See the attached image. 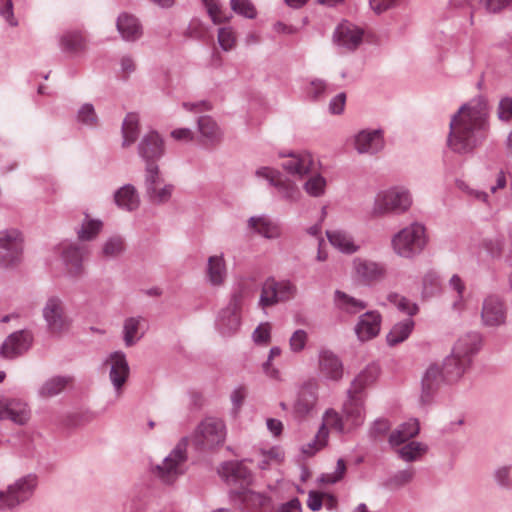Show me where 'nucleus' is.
I'll list each match as a JSON object with an SVG mask.
<instances>
[{"label": "nucleus", "mask_w": 512, "mask_h": 512, "mask_svg": "<svg viewBox=\"0 0 512 512\" xmlns=\"http://www.w3.org/2000/svg\"><path fill=\"white\" fill-rule=\"evenodd\" d=\"M104 364L109 366V380L117 396H120L130 375L126 354L123 351H114L108 355Z\"/></svg>", "instance_id": "obj_15"}, {"label": "nucleus", "mask_w": 512, "mask_h": 512, "mask_svg": "<svg viewBox=\"0 0 512 512\" xmlns=\"http://www.w3.org/2000/svg\"><path fill=\"white\" fill-rule=\"evenodd\" d=\"M332 91L333 88L322 79H313L307 88V93L313 100L322 99Z\"/></svg>", "instance_id": "obj_52"}, {"label": "nucleus", "mask_w": 512, "mask_h": 512, "mask_svg": "<svg viewBox=\"0 0 512 512\" xmlns=\"http://www.w3.org/2000/svg\"><path fill=\"white\" fill-rule=\"evenodd\" d=\"M427 244L426 229L420 223H412L404 227L391 239L394 253L405 259H412L419 255Z\"/></svg>", "instance_id": "obj_5"}, {"label": "nucleus", "mask_w": 512, "mask_h": 512, "mask_svg": "<svg viewBox=\"0 0 512 512\" xmlns=\"http://www.w3.org/2000/svg\"><path fill=\"white\" fill-rule=\"evenodd\" d=\"M240 313L232 306H226L219 312L216 325L222 335L230 336L239 329Z\"/></svg>", "instance_id": "obj_32"}, {"label": "nucleus", "mask_w": 512, "mask_h": 512, "mask_svg": "<svg viewBox=\"0 0 512 512\" xmlns=\"http://www.w3.org/2000/svg\"><path fill=\"white\" fill-rule=\"evenodd\" d=\"M415 476L413 468L399 470L391 475L384 483V486L390 490H398L409 484Z\"/></svg>", "instance_id": "obj_46"}, {"label": "nucleus", "mask_w": 512, "mask_h": 512, "mask_svg": "<svg viewBox=\"0 0 512 512\" xmlns=\"http://www.w3.org/2000/svg\"><path fill=\"white\" fill-rule=\"evenodd\" d=\"M315 162L308 152L291 153L288 159L283 162V169L295 176L303 177L313 171Z\"/></svg>", "instance_id": "obj_25"}, {"label": "nucleus", "mask_w": 512, "mask_h": 512, "mask_svg": "<svg viewBox=\"0 0 512 512\" xmlns=\"http://www.w3.org/2000/svg\"><path fill=\"white\" fill-rule=\"evenodd\" d=\"M125 249L124 239L121 236H112L104 243L102 254L108 258L119 256Z\"/></svg>", "instance_id": "obj_51"}, {"label": "nucleus", "mask_w": 512, "mask_h": 512, "mask_svg": "<svg viewBox=\"0 0 512 512\" xmlns=\"http://www.w3.org/2000/svg\"><path fill=\"white\" fill-rule=\"evenodd\" d=\"M414 325L415 323L411 318L396 323L387 334L388 345L395 346L405 341L413 331Z\"/></svg>", "instance_id": "obj_40"}, {"label": "nucleus", "mask_w": 512, "mask_h": 512, "mask_svg": "<svg viewBox=\"0 0 512 512\" xmlns=\"http://www.w3.org/2000/svg\"><path fill=\"white\" fill-rule=\"evenodd\" d=\"M489 131V101L484 95H477L451 116L447 146L458 155L472 154L486 140Z\"/></svg>", "instance_id": "obj_1"}, {"label": "nucleus", "mask_w": 512, "mask_h": 512, "mask_svg": "<svg viewBox=\"0 0 512 512\" xmlns=\"http://www.w3.org/2000/svg\"><path fill=\"white\" fill-rule=\"evenodd\" d=\"M346 473V463L343 459H338L336 468L331 473H323L319 481L324 484H336L341 481Z\"/></svg>", "instance_id": "obj_54"}, {"label": "nucleus", "mask_w": 512, "mask_h": 512, "mask_svg": "<svg viewBox=\"0 0 512 512\" xmlns=\"http://www.w3.org/2000/svg\"><path fill=\"white\" fill-rule=\"evenodd\" d=\"M42 317L47 331L60 336L67 333L72 325V319L68 315L64 299L59 295H49L42 307Z\"/></svg>", "instance_id": "obj_6"}, {"label": "nucleus", "mask_w": 512, "mask_h": 512, "mask_svg": "<svg viewBox=\"0 0 512 512\" xmlns=\"http://www.w3.org/2000/svg\"><path fill=\"white\" fill-rule=\"evenodd\" d=\"M420 425L417 419H409L400 424L389 435L388 442L392 447H398L418 435Z\"/></svg>", "instance_id": "obj_34"}, {"label": "nucleus", "mask_w": 512, "mask_h": 512, "mask_svg": "<svg viewBox=\"0 0 512 512\" xmlns=\"http://www.w3.org/2000/svg\"><path fill=\"white\" fill-rule=\"evenodd\" d=\"M30 416V409L25 402L0 396V420H11L15 424L25 425Z\"/></svg>", "instance_id": "obj_20"}, {"label": "nucleus", "mask_w": 512, "mask_h": 512, "mask_svg": "<svg viewBox=\"0 0 512 512\" xmlns=\"http://www.w3.org/2000/svg\"><path fill=\"white\" fill-rule=\"evenodd\" d=\"M231 9L248 19H254L257 15L256 9L250 0H231Z\"/></svg>", "instance_id": "obj_53"}, {"label": "nucleus", "mask_w": 512, "mask_h": 512, "mask_svg": "<svg viewBox=\"0 0 512 512\" xmlns=\"http://www.w3.org/2000/svg\"><path fill=\"white\" fill-rule=\"evenodd\" d=\"M481 343L482 338L478 332H468L458 338L452 352L462 358H468L471 362L472 357L480 350Z\"/></svg>", "instance_id": "obj_30"}, {"label": "nucleus", "mask_w": 512, "mask_h": 512, "mask_svg": "<svg viewBox=\"0 0 512 512\" xmlns=\"http://www.w3.org/2000/svg\"><path fill=\"white\" fill-rule=\"evenodd\" d=\"M77 120L81 124L87 125V126H94L97 124L98 117L95 112V109L92 104L85 103L83 104L77 113Z\"/></svg>", "instance_id": "obj_55"}, {"label": "nucleus", "mask_w": 512, "mask_h": 512, "mask_svg": "<svg viewBox=\"0 0 512 512\" xmlns=\"http://www.w3.org/2000/svg\"><path fill=\"white\" fill-rule=\"evenodd\" d=\"M33 334L29 330H19L10 334L3 342L0 354L7 359L17 358L32 346Z\"/></svg>", "instance_id": "obj_17"}, {"label": "nucleus", "mask_w": 512, "mask_h": 512, "mask_svg": "<svg viewBox=\"0 0 512 512\" xmlns=\"http://www.w3.org/2000/svg\"><path fill=\"white\" fill-rule=\"evenodd\" d=\"M207 281L212 286H221L227 277V267L223 254L210 256L206 266Z\"/></svg>", "instance_id": "obj_35"}, {"label": "nucleus", "mask_w": 512, "mask_h": 512, "mask_svg": "<svg viewBox=\"0 0 512 512\" xmlns=\"http://www.w3.org/2000/svg\"><path fill=\"white\" fill-rule=\"evenodd\" d=\"M280 302L277 294L276 280L268 278L262 285L259 306L264 308L273 306Z\"/></svg>", "instance_id": "obj_44"}, {"label": "nucleus", "mask_w": 512, "mask_h": 512, "mask_svg": "<svg viewBox=\"0 0 512 512\" xmlns=\"http://www.w3.org/2000/svg\"><path fill=\"white\" fill-rule=\"evenodd\" d=\"M59 44L63 51L77 53L85 48V39L78 31H66L60 37Z\"/></svg>", "instance_id": "obj_43"}, {"label": "nucleus", "mask_w": 512, "mask_h": 512, "mask_svg": "<svg viewBox=\"0 0 512 512\" xmlns=\"http://www.w3.org/2000/svg\"><path fill=\"white\" fill-rule=\"evenodd\" d=\"M382 323V316L376 310L367 311L361 314L354 327L357 339L366 342L378 336Z\"/></svg>", "instance_id": "obj_21"}, {"label": "nucleus", "mask_w": 512, "mask_h": 512, "mask_svg": "<svg viewBox=\"0 0 512 512\" xmlns=\"http://www.w3.org/2000/svg\"><path fill=\"white\" fill-rule=\"evenodd\" d=\"M351 269L353 277L365 285L379 282L386 276L384 264L362 257L353 258Z\"/></svg>", "instance_id": "obj_14"}, {"label": "nucleus", "mask_w": 512, "mask_h": 512, "mask_svg": "<svg viewBox=\"0 0 512 512\" xmlns=\"http://www.w3.org/2000/svg\"><path fill=\"white\" fill-rule=\"evenodd\" d=\"M116 28L121 38L126 42H135L143 34V28L138 18L126 12L118 16Z\"/></svg>", "instance_id": "obj_26"}, {"label": "nucleus", "mask_w": 512, "mask_h": 512, "mask_svg": "<svg viewBox=\"0 0 512 512\" xmlns=\"http://www.w3.org/2000/svg\"><path fill=\"white\" fill-rule=\"evenodd\" d=\"M143 317H129L123 323V341L126 347L134 346L144 335L142 324Z\"/></svg>", "instance_id": "obj_37"}, {"label": "nucleus", "mask_w": 512, "mask_h": 512, "mask_svg": "<svg viewBox=\"0 0 512 512\" xmlns=\"http://www.w3.org/2000/svg\"><path fill=\"white\" fill-rule=\"evenodd\" d=\"M443 382H445V377L441 367L437 364H431L425 370L421 379L420 403L422 405L431 404Z\"/></svg>", "instance_id": "obj_18"}, {"label": "nucleus", "mask_w": 512, "mask_h": 512, "mask_svg": "<svg viewBox=\"0 0 512 512\" xmlns=\"http://www.w3.org/2000/svg\"><path fill=\"white\" fill-rule=\"evenodd\" d=\"M87 253V247L84 245L75 243L63 244L62 260L70 276L79 277L84 273L83 259Z\"/></svg>", "instance_id": "obj_22"}, {"label": "nucleus", "mask_w": 512, "mask_h": 512, "mask_svg": "<svg viewBox=\"0 0 512 512\" xmlns=\"http://www.w3.org/2000/svg\"><path fill=\"white\" fill-rule=\"evenodd\" d=\"M236 37L230 27L220 28L218 31V43L224 51L231 50L235 45Z\"/></svg>", "instance_id": "obj_59"}, {"label": "nucleus", "mask_w": 512, "mask_h": 512, "mask_svg": "<svg viewBox=\"0 0 512 512\" xmlns=\"http://www.w3.org/2000/svg\"><path fill=\"white\" fill-rule=\"evenodd\" d=\"M145 193L150 202L164 204L168 202L174 191V186L164 182L156 163H148L145 169Z\"/></svg>", "instance_id": "obj_10"}, {"label": "nucleus", "mask_w": 512, "mask_h": 512, "mask_svg": "<svg viewBox=\"0 0 512 512\" xmlns=\"http://www.w3.org/2000/svg\"><path fill=\"white\" fill-rule=\"evenodd\" d=\"M221 478L231 486L230 497L232 502L247 512L265 507L269 498L248 488L252 475L250 470L241 462H225L219 469Z\"/></svg>", "instance_id": "obj_2"}, {"label": "nucleus", "mask_w": 512, "mask_h": 512, "mask_svg": "<svg viewBox=\"0 0 512 512\" xmlns=\"http://www.w3.org/2000/svg\"><path fill=\"white\" fill-rule=\"evenodd\" d=\"M317 384L315 381L305 383L299 393L294 404L295 413L304 417L310 414L317 402Z\"/></svg>", "instance_id": "obj_28"}, {"label": "nucleus", "mask_w": 512, "mask_h": 512, "mask_svg": "<svg viewBox=\"0 0 512 512\" xmlns=\"http://www.w3.org/2000/svg\"><path fill=\"white\" fill-rule=\"evenodd\" d=\"M253 341L258 345H268L271 341V325L261 323L252 334Z\"/></svg>", "instance_id": "obj_58"}, {"label": "nucleus", "mask_w": 512, "mask_h": 512, "mask_svg": "<svg viewBox=\"0 0 512 512\" xmlns=\"http://www.w3.org/2000/svg\"><path fill=\"white\" fill-rule=\"evenodd\" d=\"M138 152L142 159L148 163H155V160L164 154V144L160 135L155 131H150L143 136L139 145Z\"/></svg>", "instance_id": "obj_24"}, {"label": "nucleus", "mask_w": 512, "mask_h": 512, "mask_svg": "<svg viewBox=\"0 0 512 512\" xmlns=\"http://www.w3.org/2000/svg\"><path fill=\"white\" fill-rule=\"evenodd\" d=\"M256 176L266 179L269 184L276 188L281 199L289 203L297 202L301 197L298 186L288 178L270 167H261L256 170Z\"/></svg>", "instance_id": "obj_12"}, {"label": "nucleus", "mask_w": 512, "mask_h": 512, "mask_svg": "<svg viewBox=\"0 0 512 512\" xmlns=\"http://www.w3.org/2000/svg\"><path fill=\"white\" fill-rule=\"evenodd\" d=\"M188 439L182 438L169 454L152 466V474L164 485L172 486L188 469Z\"/></svg>", "instance_id": "obj_4"}, {"label": "nucleus", "mask_w": 512, "mask_h": 512, "mask_svg": "<svg viewBox=\"0 0 512 512\" xmlns=\"http://www.w3.org/2000/svg\"><path fill=\"white\" fill-rule=\"evenodd\" d=\"M391 427V424L386 419H377L373 422L369 429V435L371 438H378L386 434Z\"/></svg>", "instance_id": "obj_63"}, {"label": "nucleus", "mask_w": 512, "mask_h": 512, "mask_svg": "<svg viewBox=\"0 0 512 512\" xmlns=\"http://www.w3.org/2000/svg\"><path fill=\"white\" fill-rule=\"evenodd\" d=\"M470 364L468 358H462L454 352H451V354L444 359L441 368L445 382L448 384L457 382L464 375Z\"/></svg>", "instance_id": "obj_27"}, {"label": "nucleus", "mask_w": 512, "mask_h": 512, "mask_svg": "<svg viewBox=\"0 0 512 512\" xmlns=\"http://www.w3.org/2000/svg\"><path fill=\"white\" fill-rule=\"evenodd\" d=\"M225 425L216 418H206L197 427L194 440L196 445L211 449L221 445L225 440Z\"/></svg>", "instance_id": "obj_11"}, {"label": "nucleus", "mask_w": 512, "mask_h": 512, "mask_svg": "<svg viewBox=\"0 0 512 512\" xmlns=\"http://www.w3.org/2000/svg\"><path fill=\"white\" fill-rule=\"evenodd\" d=\"M328 429L340 434L349 433L350 430L345 422L344 416L334 409H328L323 415V422L315 438L302 446V452L307 456L314 455L318 450L326 446L328 441Z\"/></svg>", "instance_id": "obj_9"}, {"label": "nucleus", "mask_w": 512, "mask_h": 512, "mask_svg": "<svg viewBox=\"0 0 512 512\" xmlns=\"http://www.w3.org/2000/svg\"><path fill=\"white\" fill-rule=\"evenodd\" d=\"M335 305L344 313L354 315L367 308L365 301L356 299L340 290L335 291Z\"/></svg>", "instance_id": "obj_38"}, {"label": "nucleus", "mask_w": 512, "mask_h": 512, "mask_svg": "<svg viewBox=\"0 0 512 512\" xmlns=\"http://www.w3.org/2000/svg\"><path fill=\"white\" fill-rule=\"evenodd\" d=\"M364 30L349 22H341L333 32L334 44L345 52H354L363 42Z\"/></svg>", "instance_id": "obj_16"}, {"label": "nucleus", "mask_w": 512, "mask_h": 512, "mask_svg": "<svg viewBox=\"0 0 512 512\" xmlns=\"http://www.w3.org/2000/svg\"><path fill=\"white\" fill-rule=\"evenodd\" d=\"M276 286L277 294L280 301H286L291 299L292 297H294L297 290L296 286L288 280H283L279 282L276 281Z\"/></svg>", "instance_id": "obj_61"}, {"label": "nucleus", "mask_w": 512, "mask_h": 512, "mask_svg": "<svg viewBox=\"0 0 512 512\" xmlns=\"http://www.w3.org/2000/svg\"><path fill=\"white\" fill-rule=\"evenodd\" d=\"M38 485L35 474H27L8 485L6 490L0 491V509H13L26 501L34 494Z\"/></svg>", "instance_id": "obj_8"}, {"label": "nucleus", "mask_w": 512, "mask_h": 512, "mask_svg": "<svg viewBox=\"0 0 512 512\" xmlns=\"http://www.w3.org/2000/svg\"><path fill=\"white\" fill-rule=\"evenodd\" d=\"M497 117L500 121L508 123L512 120V98L505 96L499 100Z\"/></svg>", "instance_id": "obj_60"}, {"label": "nucleus", "mask_w": 512, "mask_h": 512, "mask_svg": "<svg viewBox=\"0 0 512 512\" xmlns=\"http://www.w3.org/2000/svg\"><path fill=\"white\" fill-rule=\"evenodd\" d=\"M139 118L135 113H128L122 124L123 147H128L133 144L139 134Z\"/></svg>", "instance_id": "obj_42"}, {"label": "nucleus", "mask_w": 512, "mask_h": 512, "mask_svg": "<svg viewBox=\"0 0 512 512\" xmlns=\"http://www.w3.org/2000/svg\"><path fill=\"white\" fill-rule=\"evenodd\" d=\"M355 149L360 154H376L384 147L383 132L376 130H362L355 136Z\"/></svg>", "instance_id": "obj_23"}, {"label": "nucleus", "mask_w": 512, "mask_h": 512, "mask_svg": "<svg viewBox=\"0 0 512 512\" xmlns=\"http://www.w3.org/2000/svg\"><path fill=\"white\" fill-rule=\"evenodd\" d=\"M102 222L97 219H91L85 214L81 227L77 230L78 238L82 241L94 239L102 229Z\"/></svg>", "instance_id": "obj_45"}, {"label": "nucleus", "mask_w": 512, "mask_h": 512, "mask_svg": "<svg viewBox=\"0 0 512 512\" xmlns=\"http://www.w3.org/2000/svg\"><path fill=\"white\" fill-rule=\"evenodd\" d=\"M378 377V368L368 366L352 381L348 390V400L343 405V416L350 432L364 423V389L372 384Z\"/></svg>", "instance_id": "obj_3"}, {"label": "nucleus", "mask_w": 512, "mask_h": 512, "mask_svg": "<svg viewBox=\"0 0 512 512\" xmlns=\"http://www.w3.org/2000/svg\"><path fill=\"white\" fill-rule=\"evenodd\" d=\"M247 396V391L244 386H239L235 388L231 393V402L233 406V410L238 412Z\"/></svg>", "instance_id": "obj_64"}, {"label": "nucleus", "mask_w": 512, "mask_h": 512, "mask_svg": "<svg viewBox=\"0 0 512 512\" xmlns=\"http://www.w3.org/2000/svg\"><path fill=\"white\" fill-rule=\"evenodd\" d=\"M308 342V333L304 329H297L289 338V348L293 353L302 352Z\"/></svg>", "instance_id": "obj_57"}, {"label": "nucleus", "mask_w": 512, "mask_h": 512, "mask_svg": "<svg viewBox=\"0 0 512 512\" xmlns=\"http://www.w3.org/2000/svg\"><path fill=\"white\" fill-rule=\"evenodd\" d=\"M496 485L505 491L512 490V466L508 464L496 467L492 473Z\"/></svg>", "instance_id": "obj_48"}, {"label": "nucleus", "mask_w": 512, "mask_h": 512, "mask_svg": "<svg viewBox=\"0 0 512 512\" xmlns=\"http://www.w3.org/2000/svg\"><path fill=\"white\" fill-rule=\"evenodd\" d=\"M428 451V446L423 442L410 441L402 444L397 449V454L405 462H415L422 458Z\"/></svg>", "instance_id": "obj_41"}, {"label": "nucleus", "mask_w": 512, "mask_h": 512, "mask_svg": "<svg viewBox=\"0 0 512 512\" xmlns=\"http://www.w3.org/2000/svg\"><path fill=\"white\" fill-rule=\"evenodd\" d=\"M422 285V295L424 297H431L436 295L441 290V281L439 275L434 271H428L423 276Z\"/></svg>", "instance_id": "obj_49"}, {"label": "nucleus", "mask_w": 512, "mask_h": 512, "mask_svg": "<svg viewBox=\"0 0 512 512\" xmlns=\"http://www.w3.org/2000/svg\"><path fill=\"white\" fill-rule=\"evenodd\" d=\"M68 378L53 377L48 379L39 389V395L44 398H50L58 395L66 387Z\"/></svg>", "instance_id": "obj_47"}, {"label": "nucleus", "mask_w": 512, "mask_h": 512, "mask_svg": "<svg viewBox=\"0 0 512 512\" xmlns=\"http://www.w3.org/2000/svg\"><path fill=\"white\" fill-rule=\"evenodd\" d=\"M197 124L198 131L204 142L215 143L221 139V130L210 116H200L197 120Z\"/></svg>", "instance_id": "obj_39"}, {"label": "nucleus", "mask_w": 512, "mask_h": 512, "mask_svg": "<svg viewBox=\"0 0 512 512\" xmlns=\"http://www.w3.org/2000/svg\"><path fill=\"white\" fill-rule=\"evenodd\" d=\"M481 321L486 327H499L506 322L504 302L495 295L486 297L482 304Z\"/></svg>", "instance_id": "obj_19"}, {"label": "nucleus", "mask_w": 512, "mask_h": 512, "mask_svg": "<svg viewBox=\"0 0 512 512\" xmlns=\"http://www.w3.org/2000/svg\"><path fill=\"white\" fill-rule=\"evenodd\" d=\"M326 184L323 176L315 174L304 183V190L312 197H320L325 193Z\"/></svg>", "instance_id": "obj_50"}, {"label": "nucleus", "mask_w": 512, "mask_h": 512, "mask_svg": "<svg viewBox=\"0 0 512 512\" xmlns=\"http://www.w3.org/2000/svg\"><path fill=\"white\" fill-rule=\"evenodd\" d=\"M114 202L118 208L133 212L140 206V197L132 184H125L114 192Z\"/></svg>", "instance_id": "obj_31"}, {"label": "nucleus", "mask_w": 512, "mask_h": 512, "mask_svg": "<svg viewBox=\"0 0 512 512\" xmlns=\"http://www.w3.org/2000/svg\"><path fill=\"white\" fill-rule=\"evenodd\" d=\"M319 372L326 379L337 381L343 376V364L332 351L322 350L319 354Z\"/></svg>", "instance_id": "obj_29"}, {"label": "nucleus", "mask_w": 512, "mask_h": 512, "mask_svg": "<svg viewBox=\"0 0 512 512\" xmlns=\"http://www.w3.org/2000/svg\"><path fill=\"white\" fill-rule=\"evenodd\" d=\"M412 205V196L404 187H393L379 192L374 201L373 214L381 216L389 213L401 214Z\"/></svg>", "instance_id": "obj_7"}, {"label": "nucleus", "mask_w": 512, "mask_h": 512, "mask_svg": "<svg viewBox=\"0 0 512 512\" xmlns=\"http://www.w3.org/2000/svg\"><path fill=\"white\" fill-rule=\"evenodd\" d=\"M250 294V290L245 283H239L237 287L234 289L231 294L229 303L227 306H232V308L237 309V311L241 312V308L244 302V299L248 297Z\"/></svg>", "instance_id": "obj_56"}, {"label": "nucleus", "mask_w": 512, "mask_h": 512, "mask_svg": "<svg viewBox=\"0 0 512 512\" xmlns=\"http://www.w3.org/2000/svg\"><path fill=\"white\" fill-rule=\"evenodd\" d=\"M23 239L16 229L0 232V264L5 267L14 265L21 260Z\"/></svg>", "instance_id": "obj_13"}, {"label": "nucleus", "mask_w": 512, "mask_h": 512, "mask_svg": "<svg viewBox=\"0 0 512 512\" xmlns=\"http://www.w3.org/2000/svg\"><path fill=\"white\" fill-rule=\"evenodd\" d=\"M248 227L267 239H275L280 236L278 225L264 215L250 217L248 219Z\"/></svg>", "instance_id": "obj_36"}, {"label": "nucleus", "mask_w": 512, "mask_h": 512, "mask_svg": "<svg viewBox=\"0 0 512 512\" xmlns=\"http://www.w3.org/2000/svg\"><path fill=\"white\" fill-rule=\"evenodd\" d=\"M0 16L12 27L18 25L14 16L12 0H0Z\"/></svg>", "instance_id": "obj_62"}, {"label": "nucleus", "mask_w": 512, "mask_h": 512, "mask_svg": "<svg viewBox=\"0 0 512 512\" xmlns=\"http://www.w3.org/2000/svg\"><path fill=\"white\" fill-rule=\"evenodd\" d=\"M330 244L343 254H354L360 250V245L355 243L353 236L344 230H332L326 232Z\"/></svg>", "instance_id": "obj_33"}]
</instances>
